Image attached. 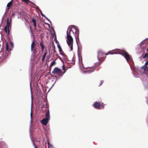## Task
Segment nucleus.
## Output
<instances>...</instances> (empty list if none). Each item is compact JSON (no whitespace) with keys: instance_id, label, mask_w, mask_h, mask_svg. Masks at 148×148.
Instances as JSON below:
<instances>
[{"instance_id":"7ed1b4c3","label":"nucleus","mask_w":148,"mask_h":148,"mask_svg":"<svg viewBox=\"0 0 148 148\" xmlns=\"http://www.w3.org/2000/svg\"><path fill=\"white\" fill-rule=\"evenodd\" d=\"M11 18H10V20H9L8 18L6 25L3 29L4 31L5 32V33L7 34V35H8L10 34V29L11 28Z\"/></svg>"},{"instance_id":"412c9836","label":"nucleus","mask_w":148,"mask_h":148,"mask_svg":"<svg viewBox=\"0 0 148 148\" xmlns=\"http://www.w3.org/2000/svg\"><path fill=\"white\" fill-rule=\"evenodd\" d=\"M32 21L34 23V24H35L36 23V20L34 18L32 19Z\"/></svg>"},{"instance_id":"bb28decb","label":"nucleus","mask_w":148,"mask_h":148,"mask_svg":"<svg viewBox=\"0 0 148 148\" xmlns=\"http://www.w3.org/2000/svg\"><path fill=\"white\" fill-rule=\"evenodd\" d=\"M65 69V67L64 65L63 66V69L64 70Z\"/></svg>"},{"instance_id":"aec40b11","label":"nucleus","mask_w":148,"mask_h":148,"mask_svg":"<svg viewBox=\"0 0 148 148\" xmlns=\"http://www.w3.org/2000/svg\"><path fill=\"white\" fill-rule=\"evenodd\" d=\"M6 50L8 51L9 50V45L8 43H6Z\"/></svg>"},{"instance_id":"4be33fe9","label":"nucleus","mask_w":148,"mask_h":148,"mask_svg":"<svg viewBox=\"0 0 148 148\" xmlns=\"http://www.w3.org/2000/svg\"><path fill=\"white\" fill-rule=\"evenodd\" d=\"M103 80L101 81L100 82L99 85V86H101V85H102V84H103Z\"/></svg>"},{"instance_id":"473e14b6","label":"nucleus","mask_w":148,"mask_h":148,"mask_svg":"<svg viewBox=\"0 0 148 148\" xmlns=\"http://www.w3.org/2000/svg\"><path fill=\"white\" fill-rule=\"evenodd\" d=\"M14 13L13 14H12V16H13L14 15Z\"/></svg>"},{"instance_id":"a878e982","label":"nucleus","mask_w":148,"mask_h":148,"mask_svg":"<svg viewBox=\"0 0 148 148\" xmlns=\"http://www.w3.org/2000/svg\"><path fill=\"white\" fill-rule=\"evenodd\" d=\"M34 28H36V23L35 24H34Z\"/></svg>"},{"instance_id":"f3484780","label":"nucleus","mask_w":148,"mask_h":148,"mask_svg":"<svg viewBox=\"0 0 148 148\" xmlns=\"http://www.w3.org/2000/svg\"><path fill=\"white\" fill-rule=\"evenodd\" d=\"M47 144L48 148H53V146L49 143V140L47 141Z\"/></svg>"},{"instance_id":"72a5a7b5","label":"nucleus","mask_w":148,"mask_h":148,"mask_svg":"<svg viewBox=\"0 0 148 148\" xmlns=\"http://www.w3.org/2000/svg\"><path fill=\"white\" fill-rule=\"evenodd\" d=\"M71 66H70V67H69V68H71Z\"/></svg>"},{"instance_id":"f257e3e1","label":"nucleus","mask_w":148,"mask_h":148,"mask_svg":"<svg viewBox=\"0 0 148 148\" xmlns=\"http://www.w3.org/2000/svg\"><path fill=\"white\" fill-rule=\"evenodd\" d=\"M77 34V36H75L77 43V40H79V31L77 28L75 26L71 25L69 26L66 32V42L68 46L71 48V51L73 50V39L72 36H74Z\"/></svg>"},{"instance_id":"f8f14e48","label":"nucleus","mask_w":148,"mask_h":148,"mask_svg":"<svg viewBox=\"0 0 148 148\" xmlns=\"http://www.w3.org/2000/svg\"><path fill=\"white\" fill-rule=\"evenodd\" d=\"M47 54V50H46V51H45V53L43 54L42 57V62H43L44 61L45 58L46 57V55Z\"/></svg>"},{"instance_id":"2f4dec72","label":"nucleus","mask_w":148,"mask_h":148,"mask_svg":"<svg viewBox=\"0 0 148 148\" xmlns=\"http://www.w3.org/2000/svg\"><path fill=\"white\" fill-rule=\"evenodd\" d=\"M58 42V44H59V42H58L57 41V40H56V42Z\"/></svg>"},{"instance_id":"39448f33","label":"nucleus","mask_w":148,"mask_h":148,"mask_svg":"<svg viewBox=\"0 0 148 148\" xmlns=\"http://www.w3.org/2000/svg\"><path fill=\"white\" fill-rule=\"evenodd\" d=\"M105 104L103 103H100L97 102H95L93 105V107L96 109H101L103 108Z\"/></svg>"},{"instance_id":"20e7f679","label":"nucleus","mask_w":148,"mask_h":148,"mask_svg":"<svg viewBox=\"0 0 148 148\" xmlns=\"http://www.w3.org/2000/svg\"><path fill=\"white\" fill-rule=\"evenodd\" d=\"M45 115V118L43 119L41 121V123L44 125H47L48 122L50 120L49 111L48 110L46 112Z\"/></svg>"},{"instance_id":"2eb2a0df","label":"nucleus","mask_w":148,"mask_h":148,"mask_svg":"<svg viewBox=\"0 0 148 148\" xmlns=\"http://www.w3.org/2000/svg\"><path fill=\"white\" fill-rule=\"evenodd\" d=\"M22 1L24 2L25 3H26L27 4H28V2H30L32 4H34V5H35V4L34 3H33L31 1H30L29 0H21Z\"/></svg>"},{"instance_id":"f03ea898","label":"nucleus","mask_w":148,"mask_h":148,"mask_svg":"<svg viewBox=\"0 0 148 148\" xmlns=\"http://www.w3.org/2000/svg\"><path fill=\"white\" fill-rule=\"evenodd\" d=\"M119 54L122 55L124 57L128 62H130L132 59V57L127 52L120 49H114L110 51L106 54V55H108V54Z\"/></svg>"},{"instance_id":"9d476101","label":"nucleus","mask_w":148,"mask_h":148,"mask_svg":"<svg viewBox=\"0 0 148 148\" xmlns=\"http://www.w3.org/2000/svg\"><path fill=\"white\" fill-rule=\"evenodd\" d=\"M41 108L42 111H44L45 110L46 111V112L48 110L49 111L47 103H46L45 105L42 106Z\"/></svg>"},{"instance_id":"6ab92c4d","label":"nucleus","mask_w":148,"mask_h":148,"mask_svg":"<svg viewBox=\"0 0 148 148\" xmlns=\"http://www.w3.org/2000/svg\"><path fill=\"white\" fill-rule=\"evenodd\" d=\"M143 58H148V53H145L143 56Z\"/></svg>"},{"instance_id":"c85d7f7f","label":"nucleus","mask_w":148,"mask_h":148,"mask_svg":"<svg viewBox=\"0 0 148 148\" xmlns=\"http://www.w3.org/2000/svg\"><path fill=\"white\" fill-rule=\"evenodd\" d=\"M34 146L35 148H38L35 145H34Z\"/></svg>"},{"instance_id":"cd10ccee","label":"nucleus","mask_w":148,"mask_h":148,"mask_svg":"<svg viewBox=\"0 0 148 148\" xmlns=\"http://www.w3.org/2000/svg\"><path fill=\"white\" fill-rule=\"evenodd\" d=\"M31 117H32V112L31 113Z\"/></svg>"},{"instance_id":"dca6fc26","label":"nucleus","mask_w":148,"mask_h":148,"mask_svg":"<svg viewBox=\"0 0 148 148\" xmlns=\"http://www.w3.org/2000/svg\"><path fill=\"white\" fill-rule=\"evenodd\" d=\"M56 64V62L55 61H53L51 63L50 66V67H51L55 65Z\"/></svg>"},{"instance_id":"9b49d317","label":"nucleus","mask_w":148,"mask_h":148,"mask_svg":"<svg viewBox=\"0 0 148 148\" xmlns=\"http://www.w3.org/2000/svg\"><path fill=\"white\" fill-rule=\"evenodd\" d=\"M13 3L12 0L10 2L8 3L7 5L8 10H9L10 9V7L12 5Z\"/></svg>"},{"instance_id":"423d86ee","label":"nucleus","mask_w":148,"mask_h":148,"mask_svg":"<svg viewBox=\"0 0 148 148\" xmlns=\"http://www.w3.org/2000/svg\"><path fill=\"white\" fill-rule=\"evenodd\" d=\"M35 41L34 40L31 44V51L34 54H36L37 52L36 48L35 47Z\"/></svg>"},{"instance_id":"5701e85b","label":"nucleus","mask_w":148,"mask_h":148,"mask_svg":"<svg viewBox=\"0 0 148 148\" xmlns=\"http://www.w3.org/2000/svg\"><path fill=\"white\" fill-rule=\"evenodd\" d=\"M145 72L146 74L148 75V67L147 68V70L145 71Z\"/></svg>"},{"instance_id":"c756f323","label":"nucleus","mask_w":148,"mask_h":148,"mask_svg":"<svg viewBox=\"0 0 148 148\" xmlns=\"http://www.w3.org/2000/svg\"><path fill=\"white\" fill-rule=\"evenodd\" d=\"M30 29L31 30V32H32V28L31 26L30 27Z\"/></svg>"},{"instance_id":"6e6552de","label":"nucleus","mask_w":148,"mask_h":148,"mask_svg":"<svg viewBox=\"0 0 148 148\" xmlns=\"http://www.w3.org/2000/svg\"><path fill=\"white\" fill-rule=\"evenodd\" d=\"M61 72V70L57 67L55 68L52 72L53 73L57 74H60Z\"/></svg>"},{"instance_id":"393cba45","label":"nucleus","mask_w":148,"mask_h":148,"mask_svg":"<svg viewBox=\"0 0 148 148\" xmlns=\"http://www.w3.org/2000/svg\"><path fill=\"white\" fill-rule=\"evenodd\" d=\"M145 65L146 66L148 65V60L145 62Z\"/></svg>"},{"instance_id":"b1692460","label":"nucleus","mask_w":148,"mask_h":148,"mask_svg":"<svg viewBox=\"0 0 148 148\" xmlns=\"http://www.w3.org/2000/svg\"><path fill=\"white\" fill-rule=\"evenodd\" d=\"M10 45H11L12 47H13L14 46L13 43L12 42H10Z\"/></svg>"},{"instance_id":"1a4fd4ad","label":"nucleus","mask_w":148,"mask_h":148,"mask_svg":"<svg viewBox=\"0 0 148 148\" xmlns=\"http://www.w3.org/2000/svg\"><path fill=\"white\" fill-rule=\"evenodd\" d=\"M99 64L100 63H99L97 64L96 65V66H95L89 68L88 69H87V70L86 71L88 73H90L94 71L96 69V67L97 66H98Z\"/></svg>"},{"instance_id":"f704fd0d","label":"nucleus","mask_w":148,"mask_h":148,"mask_svg":"<svg viewBox=\"0 0 148 148\" xmlns=\"http://www.w3.org/2000/svg\"><path fill=\"white\" fill-rule=\"evenodd\" d=\"M5 13H6L5 12V14H5Z\"/></svg>"},{"instance_id":"ddd939ff","label":"nucleus","mask_w":148,"mask_h":148,"mask_svg":"<svg viewBox=\"0 0 148 148\" xmlns=\"http://www.w3.org/2000/svg\"><path fill=\"white\" fill-rule=\"evenodd\" d=\"M40 46L41 47V51H43L45 47L43 45V42L42 41H41L40 43Z\"/></svg>"},{"instance_id":"4468645a","label":"nucleus","mask_w":148,"mask_h":148,"mask_svg":"<svg viewBox=\"0 0 148 148\" xmlns=\"http://www.w3.org/2000/svg\"><path fill=\"white\" fill-rule=\"evenodd\" d=\"M147 66L145 65L141 67V69H142L144 70L143 73L145 74V71L147 70Z\"/></svg>"},{"instance_id":"7c9ffc66","label":"nucleus","mask_w":148,"mask_h":148,"mask_svg":"<svg viewBox=\"0 0 148 148\" xmlns=\"http://www.w3.org/2000/svg\"><path fill=\"white\" fill-rule=\"evenodd\" d=\"M146 51H147V52H148V47H147V49Z\"/></svg>"},{"instance_id":"0eeeda50","label":"nucleus","mask_w":148,"mask_h":148,"mask_svg":"<svg viewBox=\"0 0 148 148\" xmlns=\"http://www.w3.org/2000/svg\"><path fill=\"white\" fill-rule=\"evenodd\" d=\"M104 54L106 55V53H105L102 50H100L98 51L97 58L99 62L101 61L103 58V55Z\"/></svg>"},{"instance_id":"a211bd4d","label":"nucleus","mask_w":148,"mask_h":148,"mask_svg":"<svg viewBox=\"0 0 148 148\" xmlns=\"http://www.w3.org/2000/svg\"><path fill=\"white\" fill-rule=\"evenodd\" d=\"M57 45H58V47L59 49V51L60 52V53H61V51H62V48H61L59 44H57Z\"/></svg>"}]
</instances>
